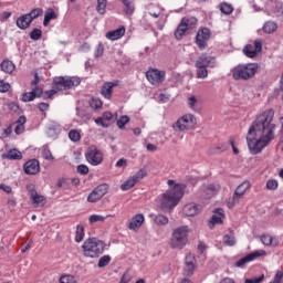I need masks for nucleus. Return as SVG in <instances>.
I'll return each mask as SVG.
<instances>
[{"label": "nucleus", "instance_id": "obj_1", "mask_svg": "<svg viewBox=\"0 0 283 283\" xmlns=\"http://www.w3.org/2000/svg\"><path fill=\"white\" fill-rule=\"evenodd\" d=\"M273 116L275 113L269 108L259 114L248 130L247 144L252 156L261 154V151L269 147L271 142L275 138V124H273Z\"/></svg>", "mask_w": 283, "mask_h": 283}, {"label": "nucleus", "instance_id": "obj_2", "mask_svg": "<svg viewBox=\"0 0 283 283\" xmlns=\"http://www.w3.org/2000/svg\"><path fill=\"white\" fill-rule=\"evenodd\" d=\"M168 186L170 188L161 195L159 205L160 209H164L165 211H172L178 207V202H180L182 196H185V186L176 184L172 179L168 180Z\"/></svg>", "mask_w": 283, "mask_h": 283}, {"label": "nucleus", "instance_id": "obj_3", "mask_svg": "<svg viewBox=\"0 0 283 283\" xmlns=\"http://www.w3.org/2000/svg\"><path fill=\"white\" fill-rule=\"evenodd\" d=\"M189 243V226H180L172 230L169 240L170 249L182 251Z\"/></svg>", "mask_w": 283, "mask_h": 283}, {"label": "nucleus", "instance_id": "obj_4", "mask_svg": "<svg viewBox=\"0 0 283 283\" xmlns=\"http://www.w3.org/2000/svg\"><path fill=\"white\" fill-rule=\"evenodd\" d=\"M105 242L101 239L90 238L83 243L82 249L85 258L94 259L101 258L105 253Z\"/></svg>", "mask_w": 283, "mask_h": 283}, {"label": "nucleus", "instance_id": "obj_5", "mask_svg": "<svg viewBox=\"0 0 283 283\" xmlns=\"http://www.w3.org/2000/svg\"><path fill=\"white\" fill-rule=\"evenodd\" d=\"M258 72V64H239L232 70V76L235 81H249L253 78Z\"/></svg>", "mask_w": 283, "mask_h": 283}, {"label": "nucleus", "instance_id": "obj_6", "mask_svg": "<svg viewBox=\"0 0 283 283\" xmlns=\"http://www.w3.org/2000/svg\"><path fill=\"white\" fill-rule=\"evenodd\" d=\"M81 85V78L76 76H56L53 78L52 87L57 92L63 90H72V87H78Z\"/></svg>", "mask_w": 283, "mask_h": 283}, {"label": "nucleus", "instance_id": "obj_7", "mask_svg": "<svg viewBox=\"0 0 283 283\" xmlns=\"http://www.w3.org/2000/svg\"><path fill=\"white\" fill-rule=\"evenodd\" d=\"M197 119L193 114H186L177 119L176 123L172 124L174 132H181L186 134V132H190L197 125Z\"/></svg>", "mask_w": 283, "mask_h": 283}, {"label": "nucleus", "instance_id": "obj_8", "mask_svg": "<svg viewBox=\"0 0 283 283\" xmlns=\"http://www.w3.org/2000/svg\"><path fill=\"white\" fill-rule=\"evenodd\" d=\"M197 23L198 19L196 18H182L175 31V38L180 41L189 30H193V28H196Z\"/></svg>", "mask_w": 283, "mask_h": 283}, {"label": "nucleus", "instance_id": "obj_9", "mask_svg": "<svg viewBox=\"0 0 283 283\" xmlns=\"http://www.w3.org/2000/svg\"><path fill=\"white\" fill-rule=\"evenodd\" d=\"M250 188L251 182L249 180H244L243 182H241L234 190L232 198L228 201L229 209H233V207H235V205L240 202V199L244 198V193H247Z\"/></svg>", "mask_w": 283, "mask_h": 283}, {"label": "nucleus", "instance_id": "obj_10", "mask_svg": "<svg viewBox=\"0 0 283 283\" xmlns=\"http://www.w3.org/2000/svg\"><path fill=\"white\" fill-rule=\"evenodd\" d=\"M166 75L167 73L165 71L158 69H149L146 72V78L150 85H161V83H165Z\"/></svg>", "mask_w": 283, "mask_h": 283}, {"label": "nucleus", "instance_id": "obj_11", "mask_svg": "<svg viewBox=\"0 0 283 283\" xmlns=\"http://www.w3.org/2000/svg\"><path fill=\"white\" fill-rule=\"evenodd\" d=\"M87 163L90 165H93V167H96L103 163V153L98 150L96 147L92 146L87 149L85 154Z\"/></svg>", "mask_w": 283, "mask_h": 283}, {"label": "nucleus", "instance_id": "obj_12", "mask_svg": "<svg viewBox=\"0 0 283 283\" xmlns=\"http://www.w3.org/2000/svg\"><path fill=\"white\" fill-rule=\"evenodd\" d=\"M211 39V31L208 28H202L197 32L196 45L199 50H207V43Z\"/></svg>", "mask_w": 283, "mask_h": 283}, {"label": "nucleus", "instance_id": "obj_13", "mask_svg": "<svg viewBox=\"0 0 283 283\" xmlns=\"http://www.w3.org/2000/svg\"><path fill=\"white\" fill-rule=\"evenodd\" d=\"M109 191V186L107 184L98 185L87 197V202H98L105 193Z\"/></svg>", "mask_w": 283, "mask_h": 283}, {"label": "nucleus", "instance_id": "obj_14", "mask_svg": "<svg viewBox=\"0 0 283 283\" xmlns=\"http://www.w3.org/2000/svg\"><path fill=\"white\" fill-rule=\"evenodd\" d=\"M264 255H266V251H264V250H256V251L245 255L244 258L240 259L235 263V266L242 268V266H244V264H248V262H253V260H258V258H262Z\"/></svg>", "mask_w": 283, "mask_h": 283}, {"label": "nucleus", "instance_id": "obj_15", "mask_svg": "<svg viewBox=\"0 0 283 283\" xmlns=\"http://www.w3.org/2000/svg\"><path fill=\"white\" fill-rule=\"evenodd\" d=\"M258 52H262V41L255 40L254 45L248 44L243 49V53L248 59H254L258 55Z\"/></svg>", "mask_w": 283, "mask_h": 283}, {"label": "nucleus", "instance_id": "obj_16", "mask_svg": "<svg viewBox=\"0 0 283 283\" xmlns=\"http://www.w3.org/2000/svg\"><path fill=\"white\" fill-rule=\"evenodd\" d=\"M40 169L41 166L39 165V160L36 159H31L23 165V170L27 176H36Z\"/></svg>", "mask_w": 283, "mask_h": 283}, {"label": "nucleus", "instance_id": "obj_17", "mask_svg": "<svg viewBox=\"0 0 283 283\" xmlns=\"http://www.w3.org/2000/svg\"><path fill=\"white\" fill-rule=\"evenodd\" d=\"M195 262H196V256H193V254L189 253L186 255L185 268H184V275H186V277H191V275H193V271L196 269V265L193 264Z\"/></svg>", "mask_w": 283, "mask_h": 283}, {"label": "nucleus", "instance_id": "obj_18", "mask_svg": "<svg viewBox=\"0 0 283 283\" xmlns=\"http://www.w3.org/2000/svg\"><path fill=\"white\" fill-rule=\"evenodd\" d=\"M196 63L206 69L216 67L218 65L216 59L208 54H201L199 57H197Z\"/></svg>", "mask_w": 283, "mask_h": 283}, {"label": "nucleus", "instance_id": "obj_19", "mask_svg": "<svg viewBox=\"0 0 283 283\" xmlns=\"http://www.w3.org/2000/svg\"><path fill=\"white\" fill-rule=\"evenodd\" d=\"M222 218H224V210L222 208L214 209L213 214L208 223L209 229H213L216 224H222Z\"/></svg>", "mask_w": 283, "mask_h": 283}, {"label": "nucleus", "instance_id": "obj_20", "mask_svg": "<svg viewBox=\"0 0 283 283\" xmlns=\"http://www.w3.org/2000/svg\"><path fill=\"white\" fill-rule=\"evenodd\" d=\"M114 87H118V82H105L101 88V94L109 101L112 98Z\"/></svg>", "mask_w": 283, "mask_h": 283}, {"label": "nucleus", "instance_id": "obj_21", "mask_svg": "<svg viewBox=\"0 0 283 283\" xmlns=\"http://www.w3.org/2000/svg\"><path fill=\"white\" fill-rule=\"evenodd\" d=\"M184 213L188 217L198 216L202 211V207L198 203L191 202L184 207Z\"/></svg>", "mask_w": 283, "mask_h": 283}, {"label": "nucleus", "instance_id": "obj_22", "mask_svg": "<svg viewBox=\"0 0 283 283\" xmlns=\"http://www.w3.org/2000/svg\"><path fill=\"white\" fill-rule=\"evenodd\" d=\"M143 222H145V216L143 213L136 214L128 223V229L130 231H138L143 227Z\"/></svg>", "mask_w": 283, "mask_h": 283}, {"label": "nucleus", "instance_id": "obj_23", "mask_svg": "<svg viewBox=\"0 0 283 283\" xmlns=\"http://www.w3.org/2000/svg\"><path fill=\"white\" fill-rule=\"evenodd\" d=\"M123 36H125V28L123 25L106 33L108 41H118V39H123Z\"/></svg>", "mask_w": 283, "mask_h": 283}, {"label": "nucleus", "instance_id": "obj_24", "mask_svg": "<svg viewBox=\"0 0 283 283\" xmlns=\"http://www.w3.org/2000/svg\"><path fill=\"white\" fill-rule=\"evenodd\" d=\"M17 28L19 30H28L30 25L32 24V20L28 15V13L20 15L15 21Z\"/></svg>", "mask_w": 283, "mask_h": 283}, {"label": "nucleus", "instance_id": "obj_25", "mask_svg": "<svg viewBox=\"0 0 283 283\" xmlns=\"http://www.w3.org/2000/svg\"><path fill=\"white\" fill-rule=\"evenodd\" d=\"M2 158L7 159V160H21V158H23V154H21V151H19V149L13 148V149H10L9 151L2 154Z\"/></svg>", "mask_w": 283, "mask_h": 283}, {"label": "nucleus", "instance_id": "obj_26", "mask_svg": "<svg viewBox=\"0 0 283 283\" xmlns=\"http://www.w3.org/2000/svg\"><path fill=\"white\" fill-rule=\"evenodd\" d=\"M0 67H1L2 72H4V74H12V72H14V70H17V66L10 60H3L0 64Z\"/></svg>", "mask_w": 283, "mask_h": 283}, {"label": "nucleus", "instance_id": "obj_27", "mask_svg": "<svg viewBox=\"0 0 283 283\" xmlns=\"http://www.w3.org/2000/svg\"><path fill=\"white\" fill-rule=\"evenodd\" d=\"M261 242L262 244H264L265 247H277V240L273 239V237L271 234H264L261 237Z\"/></svg>", "mask_w": 283, "mask_h": 283}, {"label": "nucleus", "instance_id": "obj_28", "mask_svg": "<svg viewBox=\"0 0 283 283\" xmlns=\"http://www.w3.org/2000/svg\"><path fill=\"white\" fill-rule=\"evenodd\" d=\"M277 30V24L273 21H268L263 25V32L266 34H273Z\"/></svg>", "mask_w": 283, "mask_h": 283}, {"label": "nucleus", "instance_id": "obj_29", "mask_svg": "<svg viewBox=\"0 0 283 283\" xmlns=\"http://www.w3.org/2000/svg\"><path fill=\"white\" fill-rule=\"evenodd\" d=\"M154 222L157 224V227H165V224H169V218L164 214H157L154 218Z\"/></svg>", "mask_w": 283, "mask_h": 283}, {"label": "nucleus", "instance_id": "obj_30", "mask_svg": "<svg viewBox=\"0 0 283 283\" xmlns=\"http://www.w3.org/2000/svg\"><path fill=\"white\" fill-rule=\"evenodd\" d=\"M196 74H197V78H207V76H209V71H207V67L196 63Z\"/></svg>", "mask_w": 283, "mask_h": 283}, {"label": "nucleus", "instance_id": "obj_31", "mask_svg": "<svg viewBox=\"0 0 283 283\" xmlns=\"http://www.w3.org/2000/svg\"><path fill=\"white\" fill-rule=\"evenodd\" d=\"M31 199L34 205H40L41 207L45 205V197L36 193V191L31 192Z\"/></svg>", "mask_w": 283, "mask_h": 283}, {"label": "nucleus", "instance_id": "obj_32", "mask_svg": "<svg viewBox=\"0 0 283 283\" xmlns=\"http://www.w3.org/2000/svg\"><path fill=\"white\" fill-rule=\"evenodd\" d=\"M52 19H56V12H54L52 9H49L44 14L43 25H50V21H52Z\"/></svg>", "mask_w": 283, "mask_h": 283}, {"label": "nucleus", "instance_id": "obj_33", "mask_svg": "<svg viewBox=\"0 0 283 283\" xmlns=\"http://www.w3.org/2000/svg\"><path fill=\"white\" fill-rule=\"evenodd\" d=\"M138 182L134 177L128 178L124 184H122V191H129Z\"/></svg>", "mask_w": 283, "mask_h": 283}, {"label": "nucleus", "instance_id": "obj_34", "mask_svg": "<svg viewBox=\"0 0 283 283\" xmlns=\"http://www.w3.org/2000/svg\"><path fill=\"white\" fill-rule=\"evenodd\" d=\"M107 218H112V214L103 216V214H92L88 220L91 224H94V222H105Z\"/></svg>", "mask_w": 283, "mask_h": 283}, {"label": "nucleus", "instance_id": "obj_35", "mask_svg": "<svg viewBox=\"0 0 283 283\" xmlns=\"http://www.w3.org/2000/svg\"><path fill=\"white\" fill-rule=\"evenodd\" d=\"M27 15L29 17V19L32 22L34 19H39V17H43V9L42 8H35L33 10H31L30 13H27Z\"/></svg>", "mask_w": 283, "mask_h": 283}, {"label": "nucleus", "instance_id": "obj_36", "mask_svg": "<svg viewBox=\"0 0 283 283\" xmlns=\"http://www.w3.org/2000/svg\"><path fill=\"white\" fill-rule=\"evenodd\" d=\"M112 262V256L109 254L103 255L99 258L97 266L98 269H105Z\"/></svg>", "mask_w": 283, "mask_h": 283}, {"label": "nucleus", "instance_id": "obj_37", "mask_svg": "<svg viewBox=\"0 0 283 283\" xmlns=\"http://www.w3.org/2000/svg\"><path fill=\"white\" fill-rule=\"evenodd\" d=\"M83 238H85V229L83 226H77L75 231V242H83Z\"/></svg>", "mask_w": 283, "mask_h": 283}, {"label": "nucleus", "instance_id": "obj_38", "mask_svg": "<svg viewBox=\"0 0 283 283\" xmlns=\"http://www.w3.org/2000/svg\"><path fill=\"white\" fill-rule=\"evenodd\" d=\"M125 6L126 14H134V0H122Z\"/></svg>", "mask_w": 283, "mask_h": 283}, {"label": "nucleus", "instance_id": "obj_39", "mask_svg": "<svg viewBox=\"0 0 283 283\" xmlns=\"http://www.w3.org/2000/svg\"><path fill=\"white\" fill-rule=\"evenodd\" d=\"M223 151H227V146L224 144H220L218 146L211 147L209 149V154H222Z\"/></svg>", "mask_w": 283, "mask_h": 283}, {"label": "nucleus", "instance_id": "obj_40", "mask_svg": "<svg viewBox=\"0 0 283 283\" xmlns=\"http://www.w3.org/2000/svg\"><path fill=\"white\" fill-rule=\"evenodd\" d=\"M107 9V0H97V12L98 14H105Z\"/></svg>", "mask_w": 283, "mask_h": 283}, {"label": "nucleus", "instance_id": "obj_41", "mask_svg": "<svg viewBox=\"0 0 283 283\" xmlns=\"http://www.w3.org/2000/svg\"><path fill=\"white\" fill-rule=\"evenodd\" d=\"M69 138L72 143H78V140H81V133L76 129H72L69 133Z\"/></svg>", "mask_w": 283, "mask_h": 283}, {"label": "nucleus", "instance_id": "obj_42", "mask_svg": "<svg viewBox=\"0 0 283 283\" xmlns=\"http://www.w3.org/2000/svg\"><path fill=\"white\" fill-rule=\"evenodd\" d=\"M223 243L227 245V247H235V237L234 235H231V234H226L223 237Z\"/></svg>", "mask_w": 283, "mask_h": 283}, {"label": "nucleus", "instance_id": "obj_43", "mask_svg": "<svg viewBox=\"0 0 283 283\" xmlns=\"http://www.w3.org/2000/svg\"><path fill=\"white\" fill-rule=\"evenodd\" d=\"M42 157L45 160H54V156L52 155V151L50 150V148L48 146H44L42 148Z\"/></svg>", "mask_w": 283, "mask_h": 283}, {"label": "nucleus", "instance_id": "obj_44", "mask_svg": "<svg viewBox=\"0 0 283 283\" xmlns=\"http://www.w3.org/2000/svg\"><path fill=\"white\" fill-rule=\"evenodd\" d=\"M41 36H43V31H41V29H33L30 33V39H32V41H39Z\"/></svg>", "mask_w": 283, "mask_h": 283}, {"label": "nucleus", "instance_id": "obj_45", "mask_svg": "<svg viewBox=\"0 0 283 283\" xmlns=\"http://www.w3.org/2000/svg\"><path fill=\"white\" fill-rule=\"evenodd\" d=\"M127 123H129V116L124 115L119 117V119L117 120V127L119 129H125V126L127 125Z\"/></svg>", "mask_w": 283, "mask_h": 283}, {"label": "nucleus", "instance_id": "obj_46", "mask_svg": "<svg viewBox=\"0 0 283 283\" xmlns=\"http://www.w3.org/2000/svg\"><path fill=\"white\" fill-rule=\"evenodd\" d=\"M220 11L223 14H231V12H233V6H231L229 3H221L220 4Z\"/></svg>", "mask_w": 283, "mask_h": 283}, {"label": "nucleus", "instance_id": "obj_47", "mask_svg": "<svg viewBox=\"0 0 283 283\" xmlns=\"http://www.w3.org/2000/svg\"><path fill=\"white\" fill-rule=\"evenodd\" d=\"M34 93L31 91V92H28V93H23L22 96H21V101L23 103H30L32 101H34Z\"/></svg>", "mask_w": 283, "mask_h": 283}, {"label": "nucleus", "instance_id": "obj_48", "mask_svg": "<svg viewBox=\"0 0 283 283\" xmlns=\"http://www.w3.org/2000/svg\"><path fill=\"white\" fill-rule=\"evenodd\" d=\"M92 109H101L103 107V102L99 98H92L90 102Z\"/></svg>", "mask_w": 283, "mask_h": 283}, {"label": "nucleus", "instance_id": "obj_49", "mask_svg": "<svg viewBox=\"0 0 283 283\" xmlns=\"http://www.w3.org/2000/svg\"><path fill=\"white\" fill-rule=\"evenodd\" d=\"M266 189L269 191H275V189H277V180L275 179H269L266 181Z\"/></svg>", "mask_w": 283, "mask_h": 283}, {"label": "nucleus", "instance_id": "obj_50", "mask_svg": "<svg viewBox=\"0 0 283 283\" xmlns=\"http://www.w3.org/2000/svg\"><path fill=\"white\" fill-rule=\"evenodd\" d=\"M60 283H76V279L73 275H63L60 277Z\"/></svg>", "mask_w": 283, "mask_h": 283}, {"label": "nucleus", "instance_id": "obj_51", "mask_svg": "<svg viewBox=\"0 0 283 283\" xmlns=\"http://www.w3.org/2000/svg\"><path fill=\"white\" fill-rule=\"evenodd\" d=\"M145 176H147V170L145 169H140L136 175L133 176V178L135 179V181H140L143 180V178H145Z\"/></svg>", "mask_w": 283, "mask_h": 283}, {"label": "nucleus", "instance_id": "obj_52", "mask_svg": "<svg viewBox=\"0 0 283 283\" xmlns=\"http://www.w3.org/2000/svg\"><path fill=\"white\" fill-rule=\"evenodd\" d=\"M77 174H81V176H87V174H90V168L85 165H78Z\"/></svg>", "mask_w": 283, "mask_h": 283}, {"label": "nucleus", "instance_id": "obj_53", "mask_svg": "<svg viewBox=\"0 0 283 283\" xmlns=\"http://www.w3.org/2000/svg\"><path fill=\"white\" fill-rule=\"evenodd\" d=\"M188 105L190 107V109H196V105H198V98H196V96H190L188 98Z\"/></svg>", "mask_w": 283, "mask_h": 283}, {"label": "nucleus", "instance_id": "obj_54", "mask_svg": "<svg viewBox=\"0 0 283 283\" xmlns=\"http://www.w3.org/2000/svg\"><path fill=\"white\" fill-rule=\"evenodd\" d=\"M56 92H59L55 88H52L50 91H45L43 93V98L48 99V98H53V96L56 94Z\"/></svg>", "mask_w": 283, "mask_h": 283}, {"label": "nucleus", "instance_id": "obj_55", "mask_svg": "<svg viewBox=\"0 0 283 283\" xmlns=\"http://www.w3.org/2000/svg\"><path fill=\"white\" fill-rule=\"evenodd\" d=\"M34 95V98H41L43 96V88L41 87H34L32 91H31Z\"/></svg>", "mask_w": 283, "mask_h": 283}, {"label": "nucleus", "instance_id": "obj_56", "mask_svg": "<svg viewBox=\"0 0 283 283\" xmlns=\"http://www.w3.org/2000/svg\"><path fill=\"white\" fill-rule=\"evenodd\" d=\"M10 90V83L0 81V92L6 93Z\"/></svg>", "mask_w": 283, "mask_h": 283}, {"label": "nucleus", "instance_id": "obj_57", "mask_svg": "<svg viewBox=\"0 0 283 283\" xmlns=\"http://www.w3.org/2000/svg\"><path fill=\"white\" fill-rule=\"evenodd\" d=\"M95 123L96 125H98V127H105V128L109 127V124L105 123V119L103 117H97L95 119Z\"/></svg>", "mask_w": 283, "mask_h": 283}, {"label": "nucleus", "instance_id": "obj_58", "mask_svg": "<svg viewBox=\"0 0 283 283\" xmlns=\"http://www.w3.org/2000/svg\"><path fill=\"white\" fill-rule=\"evenodd\" d=\"M105 50V46H103V44H98L96 50H95V56L96 59H98V56H103V52Z\"/></svg>", "mask_w": 283, "mask_h": 283}, {"label": "nucleus", "instance_id": "obj_59", "mask_svg": "<svg viewBox=\"0 0 283 283\" xmlns=\"http://www.w3.org/2000/svg\"><path fill=\"white\" fill-rule=\"evenodd\" d=\"M264 280V274L255 279H247L244 283H260Z\"/></svg>", "mask_w": 283, "mask_h": 283}, {"label": "nucleus", "instance_id": "obj_60", "mask_svg": "<svg viewBox=\"0 0 283 283\" xmlns=\"http://www.w3.org/2000/svg\"><path fill=\"white\" fill-rule=\"evenodd\" d=\"M67 185V181L65 180V178H61L57 180L56 187L57 189H65Z\"/></svg>", "mask_w": 283, "mask_h": 283}, {"label": "nucleus", "instance_id": "obj_61", "mask_svg": "<svg viewBox=\"0 0 283 283\" xmlns=\"http://www.w3.org/2000/svg\"><path fill=\"white\" fill-rule=\"evenodd\" d=\"M282 277H283V272L282 271H277L274 280L272 281V283H281L282 282Z\"/></svg>", "mask_w": 283, "mask_h": 283}, {"label": "nucleus", "instance_id": "obj_62", "mask_svg": "<svg viewBox=\"0 0 283 283\" xmlns=\"http://www.w3.org/2000/svg\"><path fill=\"white\" fill-rule=\"evenodd\" d=\"M38 109H40V112H48L50 109V104H48V103H40L38 105Z\"/></svg>", "mask_w": 283, "mask_h": 283}, {"label": "nucleus", "instance_id": "obj_63", "mask_svg": "<svg viewBox=\"0 0 283 283\" xmlns=\"http://www.w3.org/2000/svg\"><path fill=\"white\" fill-rule=\"evenodd\" d=\"M15 134L19 136L20 134H23L25 132V126L18 124L14 129Z\"/></svg>", "mask_w": 283, "mask_h": 283}, {"label": "nucleus", "instance_id": "obj_64", "mask_svg": "<svg viewBox=\"0 0 283 283\" xmlns=\"http://www.w3.org/2000/svg\"><path fill=\"white\" fill-rule=\"evenodd\" d=\"M9 109L17 114V112H19V104H17L14 102L9 103Z\"/></svg>", "mask_w": 283, "mask_h": 283}]
</instances>
